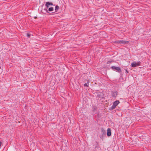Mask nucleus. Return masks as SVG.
<instances>
[{"label": "nucleus", "mask_w": 151, "mask_h": 151, "mask_svg": "<svg viewBox=\"0 0 151 151\" xmlns=\"http://www.w3.org/2000/svg\"><path fill=\"white\" fill-rule=\"evenodd\" d=\"M125 71H126V73H128V71L127 70H125Z\"/></svg>", "instance_id": "nucleus-14"}, {"label": "nucleus", "mask_w": 151, "mask_h": 151, "mask_svg": "<svg viewBox=\"0 0 151 151\" xmlns=\"http://www.w3.org/2000/svg\"><path fill=\"white\" fill-rule=\"evenodd\" d=\"M59 9V7L58 5H56L55 7V12H57Z\"/></svg>", "instance_id": "nucleus-8"}, {"label": "nucleus", "mask_w": 151, "mask_h": 151, "mask_svg": "<svg viewBox=\"0 0 151 151\" xmlns=\"http://www.w3.org/2000/svg\"><path fill=\"white\" fill-rule=\"evenodd\" d=\"M53 10V8L52 7L49 8L48 9V11L50 12H52Z\"/></svg>", "instance_id": "nucleus-9"}, {"label": "nucleus", "mask_w": 151, "mask_h": 151, "mask_svg": "<svg viewBox=\"0 0 151 151\" xmlns=\"http://www.w3.org/2000/svg\"><path fill=\"white\" fill-rule=\"evenodd\" d=\"M89 85L88 83H85L84 84V86H88Z\"/></svg>", "instance_id": "nucleus-10"}, {"label": "nucleus", "mask_w": 151, "mask_h": 151, "mask_svg": "<svg viewBox=\"0 0 151 151\" xmlns=\"http://www.w3.org/2000/svg\"><path fill=\"white\" fill-rule=\"evenodd\" d=\"M120 102L119 100H116L113 103V105L111 107V110L114 109L116 107L119 103Z\"/></svg>", "instance_id": "nucleus-1"}, {"label": "nucleus", "mask_w": 151, "mask_h": 151, "mask_svg": "<svg viewBox=\"0 0 151 151\" xmlns=\"http://www.w3.org/2000/svg\"><path fill=\"white\" fill-rule=\"evenodd\" d=\"M111 62V61H108L107 62V64H109V63H110Z\"/></svg>", "instance_id": "nucleus-12"}, {"label": "nucleus", "mask_w": 151, "mask_h": 151, "mask_svg": "<svg viewBox=\"0 0 151 151\" xmlns=\"http://www.w3.org/2000/svg\"><path fill=\"white\" fill-rule=\"evenodd\" d=\"M53 4L51 2H47L45 4V6L47 7V8H48L49 7V5H53Z\"/></svg>", "instance_id": "nucleus-7"}, {"label": "nucleus", "mask_w": 151, "mask_h": 151, "mask_svg": "<svg viewBox=\"0 0 151 151\" xmlns=\"http://www.w3.org/2000/svg\"><path fill=\"white\" fill-rule=\"evenodd\" d=\"M107 136L109 137L111 135V130L109 128L107 129Z\"/></svg>", "instance_id": "nucleus-6"}, {"label": "nucleus", "mask_w": 151, "mask_h": 151, "mask_svg": "<svg viewBox=\"0 0 151 151\" xmlns=\"http://www.w3.org/2000/svg\"><path fill=\"white\" fill-rule=\"evenodd\" d=\"M36 17H35V18H36Z\"/></svg>", "instance_id": "nucleus-16"}, {"label": "nucleus", "mask_w": 151, "mask_h": 151, "mask_svg": "<svg viewBox=\"0 0 151 151\" xmlns=\"http://www.w3.org/2000/svg\"><path fill=\"white\" fill-rule=\"evenodd\" d=\"M141 63L140 62H133L131 63V66L133 67H135L137 66L140 65Z\"/></svg>", "instance_id": "nucleus-2"}, {"label": "nucleus", "mask_w": 151, "mask_h": 151, "mask_svg": "<svg viewBox=\"0 0 151 151\" xmlns=\"http://www.w3.org/2000/svg\"><path fill=\"white\" fill-rule=\"evenodd\" d=\"M102 132H103L104 133H105V130L104 129H102Z\"/></svg>", "instance_id": "nucleus-13"}, {"label": "nucleus", "mask_w": 151, "mask_h": 151, "mask_svg": "<svg viewBox=\"0 0 151 151\" xmlns=\"http://www.w3.org/2000/svg\"><path fill=\"white\" fill-rule=\"evenodd\" d=\"M111 68L113 70H116L118 72L121 71V68L119 67H116L115 66H112L111 67Z\"/></svg>", "instance_id": "nucleus-3"}, {"label": "nucleus", "mask_w": 151, "mask_h": 151, "mask_svg": "<svg viewBox=\"0 0 151 151\" xmlns=\"http://www.w3.org/2000/svg\"><path fill=\"white\" fill-rule=\"evenodd\" d=\"M129 42L128 41L120 40L117 42L118 44H125L128 43Z\"/></svg>", "instance_id": "nucleus-4"}, {"label": "nucleus", "mask_w": 151, "mask_h": 151, "mask_svg": "<svg viewBox=\"0 0 151 151\" xmlns=\"http://www.w3.org/2000/svg\"><path fill=\"white\" fill-rule=\"evenodd\" d=\"M117 95V92L116 91H113L111 92L112 96L114 98H116Z\"/></svg>", "instance_id": "nucleus-5"}, {"label": "nucleus", "mask_w": 151, "mask_h": 151, "mask_svg": "<svg viewBox=\"0 0 151 151\" xmlns=\"http://www.w3.org/2000/svg\"><path fill=\"white\" fill-rule=\"evenodd\" d=\"M30 34L29 33H27V37H30Z\"/></svg>", "instance_id": "nucleus-11"}, {"label": "nucleus", "mask_w": 151, "mask_h": 151, "mask_svg": "<svg viewBox=\"0 0 151 151\" xmlns=\"http://www.w3.org/2000/svg\"><path fill=\"white\" fill-rule=\"evenodd\" d=\"M1 142L0 141V146H1Z\"/></svg>", "instance_id": "nucleus-15"}]
</instances>
